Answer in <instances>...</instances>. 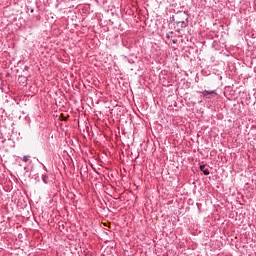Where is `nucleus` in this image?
Wrapping results in <instances>:
<instances>
[{
    "label": "nucleus",
    "mask_w": 256,
    "mask_h": 256,
    "mask_svg": "<svg viewBox=\"0 0 256 256\" xmlns=\"http://www.w3.org/2000/svg\"><path fill=\"white\" fill-rule=\"evenodd\" d=\"M177 23H181V21H177Z\"/></svg>",
    "instance_id": "4"
},
{
    "label": "nucleus",
    "mask_w": 256,
    "mask_h": 256,
    "mask_svg": "<svg viewBox=\"0 0 256 256\" xmlns=\"http://www.w3.org/2000/svg\"><path fill=\"white\" fill-rule=\"evenodd\" d=\"M23 161H24V163H27V161H29V156H24Z\"/></svg>",
    "instance_id": "3"
},
{
    "label": "nucleus",
    "mask_w": 256,
    "mask_h": 256,
    "mask_svg": "<svg viewBox=\"0 0 256 256\" xmlns=\"http://www.w3.org/2000/svg\"><path fill=\"white\" fill-rule=\"evenodd\" d=\"M204 95H215V90L212 91H206Z\"/></svg>",
    "instance_id": "2"
},
{
    "label": "nucleus",
    "mask_w": 256,
    "mask_h": 256,
    "mask_svg": "<svg viewBox=\"0 0 256 256\" xmlns=\"http://www.w3.org/2000/svg\"><path fill=\"white\" fill-rule=\"evenodd\" d=\"M173 43H175V40H173Z\"/></svg>",
    "instance_id": "5"
},
{
    "label": "nucleus",
    "mask_w": 256,
    "mask_h": 256,
    "mask_svg": "<svg viewBox=\"0 0 256 256\" xmlns=\"http://www.w3.org/2000/svg\"><path fill=\"white\" fill-rule=\"evenodd\" d=\"M200 170L203 171L204 175H209V169H205V165H201Z\"/></svg>",
    "instance_id": "1"
}]
</instances>
